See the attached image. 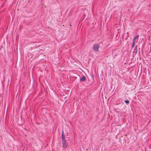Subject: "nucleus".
<instances>
[{
    "instance_id": "1",
    "label": "nucleus",
    "mask_w": 151,
    "mask_h": 151,
    "mask_svg": "<svg viewBox=\"0 0 151 151\" xmlns=\"http://www.w3.org/2000/svg\"><path fill=\"white\" fill-rule=\"evenodd\" d=\"M99 47L100 46L99 44H95L93 45V48L94 51L97 52L99 50Z\"/></svg>"
},
{
    "instance_id": "2",
    "label": "nucleus",
    "mask_w": 151,
    "mask_h": 151,
    "mask_svg": "<svg viewBox=\"0 0 151 151\" xmlns=\"http://www.w3.org/2000/svg\"><path fill=\"white\" fill-rule=\"evenodd\" d=\"M63 146L64 148H65L67 147V144L65 140L62 141Z\"/></svg>"
},
{
    "instance_id": "3",
    "label": "nucleus",
    "mask_w": 151,
    "mask_h": 151,
    "mask_svg": "<svg viewBox=\"0 0 151 151\" xmlns=\"http://www.w3.org/2000/svg\"><path fill=\"white\" fill-rule=\"evenodd\" d=\"M62 141L65 140V135H64V132L63 131H62Z\"/></svg>"
},
{
    "instance_id": "4",
    "label": "nucleus",
    "mask_w": 151,
    "mask_h": 151,
    "mask_svg": "<svg viewBox=\"0 0 151 151\" xmlns=\"http://www.w3.org/2000/svg\"><path fill=\"white\" fill-rule=\"evenodd\" d=\"M86 79V78L85 76H83L81 78H80L81 81H84Z\"/></svg>"
},
{
    "instance_id": "5",
    "label": "nucleus",
    "mask_w": 151,
    "mask_h": 151,
    "mask_svg": "<svg viewBox=\"0 0 151 151\" xmlns=\"http://www.w3.org/2000/svg\"><path fill=\"white\" fill-rule=\"evenodd\" d=\"M125 102L127 104H128L129 103V101L128 100H125Z\"/></svg>"
},
{
    "instance_id": "6",
    "label": "nucleus",
    "mask_w": 151,
    "mask_h": 151,
    "mask_svg": "<svg viewBox=\"0 0 151 151\" xmlns=\"http://www.w3.org/2000/svg\"><path fill=\"white\" fill-rule=\"evenodd\" d=\"M139 35H137L136 37L134 38V40H135L136 38H138L139 37Z\"/></svg>"
},
{
    "instance_id": "7",
    "label": "nucleus",
    "mask_w": 151,
    "mask_h": 151,
    "mask_svg": "<svg viewBox=\"0 0 151 151\" xmlns=\"http://www.w3.org/2000/svg\"><path fill=\"white\" fill-rule=\"evenodd\" d=\"M135 42H133V43L132 44V48H133L134 47V46H135Z\"/></svg>"
},
{
    "instance_id": "8",
    "label": "nucleus",
    "mask_w": 151,
    "mask_h": 151,
    "mask_svg": "<svg viewBox=\"0 0 151 151\" xmlns=\"http://www.w3.org/2000/svg\"><path fill=\"white\" fill-rule=\"evenodd\" d=\"M133 42H135L136 41L135 40H134V39L133 40Z\"/></svg>"
}]
</instances>
